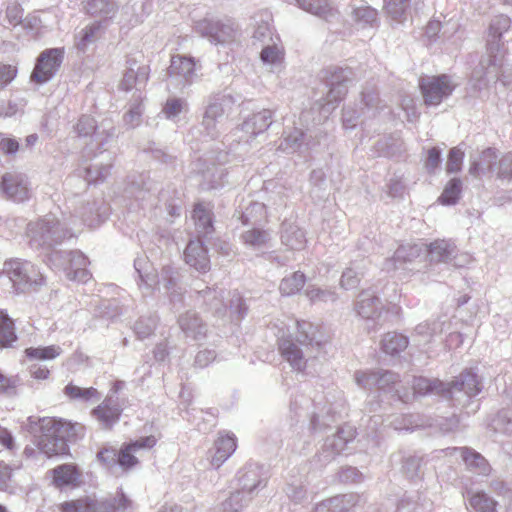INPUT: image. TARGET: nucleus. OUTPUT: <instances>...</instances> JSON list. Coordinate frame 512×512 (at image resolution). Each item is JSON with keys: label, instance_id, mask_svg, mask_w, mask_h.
I'll return each mask as SVG.
<instances>
[{"label": "nucleus", "instance_id": "774afa93", "mask_svg": "<svg viewBox=\"0 0 512 512\" xmlns=\"http://www.w3.org/2000/svg\"><path fill=\"white\" fill-rule=\"evenodd\" d=\"M110 506L115 512H132L135 509L134 502L122 491L117 492Z\"/></svg>", "mask_w": 512, "mask_h": 512}, {"label": "nucleus", "instance_id": "9b49d317", "mask_svg": "<svg viewBox=\"0 0 512 512\" xmlns=\"http://www.w3.org/2000/svg\"><path fill=\"white\" fill-rule=\"evenodd\" d=\"M75 131L80 137H91L98 146H103L108 138L114 135V128L109 121L105 120L98 124L88 115L80 117L75 125Z\"/></svg>", "mask_w": 512, "mask_h": 512}, {"label": "nucleus", "instance_id": "cd10ccee", "mask_svg": "<svg viewBox=\"0 0 512 512\" xmlns=\"http://www.w3.org/2000/svg\"><path fill=\"white\" fill-rule=\"evenodd\" d=\"M281 243L289 250L300 251L306 246L305 232L294 222L284 221L280 231Z\"/></svg>", "mask_w": 512, "mask_h": 512}, {"label": "nucleus", "instance_id": "680f3d73", "mask_svg": "<svg viewBox=\"0 0 512 512\" xmlns=\"http://www.w3.org/2000/svg\"><path fill=\"white\" fill-rule=\"evenodd\" d=\"M303 139V132L301 130L294 129L293 132L284 137L279 147L287 153L295 152L301 149Z\"/></svg>", "mask_w": 512, "mask_h": 512}, {"label": "nucleus", "instance_id": "ea45409f", "mask_svg": "<svg viewBox=\"0 0 512 512\" xmlns=\"http://www.w3.org/2000/svg\"><path fill=\"white\" fill-rule=\"evenodd\" d=\"M24 353L29 360L51 361L59 357L63 349L59 345L38 346L26 348Z\"/></svg>", "mask_w": 512, "mask_h": 512}, {"label": "nucleus", "instance_id": "8fccbe9b", "mask_svg": "<svg viewBox=\"0 0 512 512\" xmlns=\"http://www.w3.org/2000/svg\"><path fill=\"white\" fill-rule=\"evenodd\" d=\"M295 2L301 9L323 18L332 14L329 0H295Z\"/></svg>", "mask_w": 512, "mask_h": 512}, {"label": "nucleus", "instance_id": "c9c22d12", "mask_svg": "<svg viewBox=\"0 0 512 512\" xmlns=\"http://www.w3.org/2000/svg\"><path fill=\"white\" fill-rule=\"evenodd\" d=\"M53 482L57 487L77 486L81 473L74 464H63L52 470Z\"/></svg>", "mask_w": 512, "mask_h": 512}, {"label": "nucleus", "instance_id": "13d9d810", "mask_svg": "<svg viewBox=\"0 0 512 512\" xmlns=\"http://www.w3.org/2000/svg\"><path fill=\"white\" fill-rule=\"evenodd\" d=\"M86 11L104 19L108 18L115 11V5L108 0H87L85 4Z\"/></svg>", "mask_w": 512, "mask_h": 512}, {"label": "nucleus", "instance_id": "393cba45", "mask_svg": "<svg viewBox=\"0 0 512 512\" xmlns=\"http://www.w3.org/2000/svg\"><path fill=\"white\" fill-rule=\"evenodd\" d=\"M422 244H407L400 246L391 259L384 263V269L387 271L403 267L407 263H412L423 254Z\"/></svg>", "mask_w": 512, "mask_h": 512}, {"label": "nucleus", "instance_id": "de8ad7c7", "mask_svg": "<svg viewBox=\"0 0 512 512\" xmlns=\"http://www.w3.org/2000/svg\"><path fill=\"white\" fill-rule=\"evenodd\" d=\"M305 295L314 304L334 303L338 299L335 289L321 288L316 285H309L305 290Z\"/></svg>", "mask_w": 512, "mask_h": 512}, {"label": "nucleus", "instance_id": "0eeeda50", "mask_svg": "<svg viewBox=\"0 0 512 512\" xmlns=\"http://www.w3.org/2000/svg\"><path fill=\"white\" fill-rule=\"evenodd\" d=\"M50 261L56 268L62 269L69 280L85 283L90 279L87 270L89 261L80 251H55L51 254Z\"/></svg>", "mask_w": 512, "mask_h": 512}, {"label": "nucleus", "instance_id": "473e14b6", "mask_svg": "<svg viewBox=\"0 0 512 512\" xmlns=\"http://www.w3.org/2000/svg\"><path fill=\"white\" fill-rule=\"evenodd\" d=\"M271 20L272 17L267 11L257 14L254 18L253 38L263 45L274 39H280V37L273 32Z\"/></svg>", "mask_w": 512, "mask_h": 512}, {"label": "nucleus", "instance_id": "aec40b11", "mask_svg": "<svg viewBox=\"0 0 512 512\" xmlns=\"http://www.w3.org/2000/svg\"><path fill=\"white\" fill-rule=\"evenodd\" d=\"M356 435V430L349 425L343 426L339 431L330 437H327L322 448L321 456L328 461L335 455L342 453L348 443H350Z\"/></svg>", "mask_w": 512, "mask_h": 512}, {"label": "nucleus", "instance_id": "7ed1b4c3", "mask_svg": "<svg viewBox=\"0 0 512 512\" xmlns=\"http://www.w3.org/2000/svg\"><path fill=\"white\" fill-rule=\"evenodd\" d=\"M293 332L288 328V336L285 333L279 340V350L282 357L290 364L293 370L303 371L306 368L310 350L319 348L322 341L315 336V327L308 322L294 321Z\"/></svg>", "mask_w": 512, "mask_h": 512}, {"label": "nucleus", "instance_id": "0e129e2a", "mask_svg": "<svg viewBox=\"0 0 512 512\" xmlns=\"http://www.w3.org/2000/svg\"><path fill=\"white\" fill-rule=\"evenodd\" d=\"M377 14V10L369 6H359L352 11L354 20L362 25L373 24L377 19Z\"/></svg>", "mask_w": 512, "mask_h": 512}, {"label": "nucleus", "instance_id": "4d7b16f0", "mask_svg": "<svg viewBox=\"0 0 512 512\" xmlns=\"http://www.w3.org/2000/svg\"><path fill=\"white\" fill-rule=\"evenodd\" d=\"M305 283V276L301 272H295L282 279L279 290L282 295L290 296L301 290Z\"/></svg>", "mask_w": 512, "mask_h": 512}, {"label": "nucleus", "instance_id": "7c9ffc66", "mask_svg": "<svg viewBox=\"0 0 512 512\" xmlns=\"http://www.w3.org/2000/svg\"><path fill=\"white\" fill-rule=\"evenodd\" d=\"M431 262L447 263L456 255V246L450 240H435L425 248Z\"/></svg>", "mask_w": 512, "mask_h": 512}, {"label": "nucleus", "instance_id": "c03bdc74", "mask_svg": "<svg viewBox=\"0 0 512 512\" xmlns=\"http://www.w3.org/2000/svg\"><path fill=\"white\" fill-rule=\"evenodd\" d=\"M444 322L434 320L431 322L420 323L415 328V335L418 337L419 344L429 343L434 336L443 332Z\"/></svg>", "mask_w": 512, "mask_h": 512}, {"label": "nucleus", "instance_id": "4c0bfd02", "mask_svg": "<svg viewBox=\"0 0 512 512\" xmlns=\"http://www.w3.org/2000/svg\"><path fill=\"white\" fill-rule=\"evenodd\" d=\"M199 172L203 177V182L201 183L203 189H218L224 185L226 173L222 167L213 163L211 166L199 169Z\"/></svg>", "mask_w": 512, "mask_h": 512}, {"label": "nucleus", "instance_id": "49530a36", "mask_svg": "<svg viewBox=\"0 0 512 512\" xmlns=\"http://www.w3.org/2000/svg\"><path fill=\"white\" fill-rule=\"evenodd\" d=\"M60 512H100L99 504L91 498L66 501L59 505Z\"/></svg>", "mask_w": 512, "mask_h": 512}, {"label": "nucleus", "instance_id": "2f4dec72", "mask_svg": "<svg viewBox=\"0 0 512 512\" xmlns=\"http://www.w3.org/2000/svg\"><path fill=\"white\" fill-rule=\"evenodd\" d=\"M120 414V408L116 405H112V396H109L98 407L92 410L94 418L106 429L111 428L119 420Z\"/></svg>", "mask_w": 512, "mask_h": 512}, {"label": "nucleus", "instance_id": "3c124183", "mask_svg": "<svg viewBox=\"0 0 512 512\" xmlns=\"http://www.w3.org/2000/svg\"><path fill=\"white\" fill-rule=\"evenodd\" d=\"M363 269L364 265L362 263H351V266L346 268L342 273L340 280L341 287L346 290L355 288L360 281V276L363 275Z\"/></svg>", "mask_w": 512, "mask_h": 512}, {"label": "nucleus", "instance_id": "f03ea898", "mask_svg": "<svg viewBox=\"0 0 512 512\" xmlns=\"http://www.w3.org/2000/svg\"><path fill=\"white\" fill-rule=\"evenodd\" d=\"M509 27L510 19L505 15H498L492 19L489 26L487 55L481 59L471 76L470 83L473 89L480 91L498 80L504 58L500 39Z\"/></svg>", "mask_w": 512, "mask_h": 512}, {"label": "nucleus", "instance_id": "e2e57ef3", "mask_svg": "<svg viewBox=\"0 0 512 512\" xmlns=\"http://www.w3.org/2000/svg\"><path fill=\"white\" fill-rule=\"evenodd\" d=\"M494 172L500 180L510 181L512 179V151L503 155L499 160L497 159Z\"/></svg>", "mask_w": 512, "mask_h": 512}, {"label": "nucleus", "instance_id": "ddd939ff", "mask_svg": "<svg viewBox=\"0 0 512 512\" xmlns=\"http://www.w3.org/2000/svg\"><path fill=\"white\" fill-rule=\"evenodd\" d=\"M63 59V50L60 48H52L43 51L37 60L32 80L37 83H45L49 81L56 73Z\"/></svg>", "mask_w": 512, "mask_h": 512}, {"label": "nucleus", "instance_id": "b1692460", "mask_svg": "<svg viewBox=\"0 0 512 512\" xmlns=\"http://www.w3.org/2000/svg\"><path fill=\"white\" fill-rule=\"evenodd\" d=\"M285 50L280 39L264 44L260 52V60L270 72H279L283 68Z\"/></svg>", "mask_w": 512, "mask_h": 512}, {"label": "nucleus", "instance_id": "a18cd8bd", "mask_svg": "<svg viewBox=\"0 0 512 512\" xmlns=\"http://www.w3.org/2000/svg\"><path fill=\"white\" fill-rule=\"evenodd\" d=\"M111 164L109 161H95L84 168V179L88 184L98 183L106 179L110 174Z\"/></svg>", "mask_w": 512, "mask_h": 512}, {"label": "nucleus", "instance_id": "f3484780", "mask_svg": "<svg viewBox=\"0 0 512 512\" xmlns=\"http://www.w3.org/2000/svg\"><path fill=\"white\" fill-rule=\"evenodd\" d=\"M236 448L237 439L235 435L230 432H220L213 447L209 450L210 465L215 469L220 468L235 452Z\"/></svg>", "mask_w": 512, "mask_h": 512}, {"label": "nucleus", "instance_id": "052dcab7", "mask_svg": "<svg viewBox=\"0 0 512 512\" xmlns=\"http://www.w3.org/2000/svg\"><path fill=\"white\" fill-rule=\"evenodd\" d=\"M408 0H384L386 13L397 22H403Z\"/></svg>", "mask_w": 512, "mask_h": 512}, {"label": "nucleus", "instance_id": "bf43d9fd", "mask_svg": "<svg viewBox=\"0 0 512 512\" xmlns=\"http://www.w3.org/2000/svg\"><path fill=\"white\" fill-rule=\"evenodd\" d=\"M228 305H223L224 311L229 309L232 320L239 321L246 314L247 307L238 292L229 293Z\"/></svg>", "mask_w": 512, "mask_h": 512}, {"label": "nucleus", "instance_id": "c756f323", "mask_svg": "<svg viewBox=\"0 0 512 512\" xmlns=\"http://www.w3.org/2000/svg\"><path fill=\"white\" fill-rule=\"evenodd\" d=\"M242 243L249 249L260 251L270 247L273 234L270 230L253 227L241 234Z\"/></svg>", "mask_w": 512, "mask_h": 512}, {"label": "nucleus", "instance_id": "dca6fc26", "mask_svg": "<svg viewBox=\"0 0 512 512\" xmlns=\"http://www.w3.org/2000/svg\"><path fill=\"white\" fill-rule=\"evenodd\" d=\"M378 96L374 91L363 92L360 111H355L351 107L343 110L342 120L345 129H352L357 125L360 117L370 118L376 115Z\"/></svg>", "mask_w": 512, "mask_h": 512}, {"label": "nucleus", "instance_id": "69168bd1", "mask_svg": "<svg viewBox=\"0 0 512 512\" xmlns=\"http://www.w3.org/2000/svg\"><path fill=\"white\" fill-rule=\"evenodd\" d=\"M17 490V485L12 479L11 468L9 465L0 462V491L14 494Z\"/></svg>", "mask_w": 512, "mask_h": 512}, {"label": "nucleus", "instance_id": "a211bd4d", "mask_svg": "<svg viewBox=\"0 0 512 512\" xmlns=\"http://www.w3.org/2000/svg\"><path fill=\"white\" fill-rule=\"evenodd\" d=\"M223 98H214L211 100L205 110L203 119H202V127L207 136L214 138L224 127L225 122V109H224Z\"/></svg>", "mask_w": 512, "mask_h": 512}, {"label": "nucleus", "instance_id": "6e6d98bb", "mask_svg": "<svg viewBox=\"0 0 512 512\" xmlns=\"http://www.w3.org/2000/svg\"><path fill=\"white\" fill-rule=\"evenodd\" d=\"M469 505L475 512H497V502L484 492H477L469 499Z\"/></svg>", "mask_w": 512, "mask_h": 512}, {"label": "nucleus", "instance_id": "f257e3e1", "mask_svg": "<svg viewBox=\"0 0 512 512\" xmlns=\"http://www.w3.org/2000/svg\"><path fill=\"white\" fill-rule=\"evenodd\" d=\"M104 214L105 212L102 214L97 211L94 215L92 206L83 208L81 220L76 215L62 214L59 218L49 213L27 224L28 244L35 250H50L66 239L74 237L81 230L82 225L90 228L97 227L104 221Z\"/></svg>", "mask_w": 512, "mask_h": 512}, {"label": "nucleus", "instance_id": "2eb2a0df", "mask_svg": "<svg viewBox=\"0 0 512 512\" xmlns=\"http://www.w3.org/2000/svg\"><path fill=\"white\" fill-rule=\"evenodd\" d=\"M197 30L210 42L223 44L235 38L236 30L233 23H222L218 20L204 19L197 24Z\"/></svg>", "mask_w": 512, "mask_h": 512}, {"label": "nucleus", "instance_id": "5701e85b", "mask_svg": "<svg viewBox=\"0 0 512 512\" xmlns=\"http://www.w3.org/2000/svg\"><path fill=\"white\" fill-rule=\"evenodd\" d=\"M237 481L240 489L231 493L227 499H230L235 494H239L242 509L244 502L247 501L245 495L251 494L255 489L261 486L263 480L260 478L259 471L256 467H249L238 472Z\"/></svg>", "mask_w": 512, "mask_h": 512}, {"label": "nucleus", "instance_id": "a19ab883", "mask_svg": "<svg viewBox=\"0 0 512 512\" xmlns=\"http://www.w3.org/2000/svg\"><path fill=\"white\" fill-rule=\"evenodd\" d=\"M414 395H427L430 393H443L446 396V384L435 379L430 380L424 377H415L412 384Z\"/></svg>", "mask_w": 512, "mask_h": 512}, {"label": "nucleus", "instance_id": "72a5a7b5", "mask_svg": "<svg viewBox=\"0 0 512 512\" xmlns=\"http://www.w3.org/2000/svg\"><path fill=\"white\" fill-rule=\"evenodd\" d=\"M450 454L459 453L463 461L471 470H475L479 474H488L490 466L486 459L479 453L469 448H451L448 449Z\"/></svg>", "mask_w": 512, "mask_h": 512}, {"label": "nucleus", "instance_id": "603ef678", "mask_svg": "<svg viewBox=\"0 0 512 512\" xmlns=\"http://www.w3.org/2000/svg\"><path fill=\"white\" fill-rule=\"evenodd\" d=\"M462 192V182L459 178H452L444 187L438 201L443 205H454Z\"/></svg>", "mask_w": 512, "mask_h": 512}, {"label": "nucleus", "instance_id": "e433bc0d", "mask_svg": "<svg viewBox=\"0 0 512 512\" xmlns=\"http://www.w3.org/2000/svg\"><path fill=\"white\" fill-rule=\"evenodd\" d=\"M101 29L102 25L100 22H93L79 31L75 36V47L77 50L83 53L86 52L88 47L100 38Z\"/></svg>", "mask_w": 512, "mask_h": 512}, {"label": "nucleus", "instance_id": "f8f14e48", "mask_svg": "<svg viewBox=\"0 0 512 512\" xmlns=\"http://www.w3.org/2000/svg\"><path fill=\"white\" fill-rule=\"evenodd\" d=\"M2 193L15 202L28 200L31 195V184L27 175L20 172H9L2 176L0 182Z\"/></svg>", "mask_w": 512, "mask_h": 512}, {"label": "nucleus", "instance_id": "4468645a", "mask_svg": "<svg viewBox=\"0 0 512 512\" xmlns=\"http://www.w3.org/2000/svg\"><path fill=\"white\" fill-rule=\"evenodd\" d=\"M351 72L343 68H335L330 75L328 85L330 86L329 92L326 97V102L323 104L324 112H330L335 108V104L342 100L347 93V83L350 81Z\"/></svg>", "mask_w": 512, "mask_h": 512}, {"label": "nucleus", "instance_id": "bb28decb", "mask_svg": "<svg viewBox=\"0 0 512 512\" xmlns=\"http://www.w3.org/2000/svg\"><path fill=\"white\" fill-rule=\"evenodd\" d=\"M185 262L198 271L206 272L210 269V260L207 249L199 240H192L184 251Z\"/></svg>", "mask_w": 512, "mask_h": 512}, {"label": "nucleus", "instance_id": "6ab92c4d", "mask_svg": "<svg viewBox=\"0 0 512 512\" xmlns=\"http://www.w3.org/2000/svg\"><path fill=\"white\" fill-rule=\"evenodd\" d=\"M480 392L477 376L472 371L461 373L451 384H446V396L462 403L461 395L471 398Z\"/></svg>", "mask_w": 512, "mask_h": 512}, {"label": "nucleus", "instance_id": "f704fd0d", "mask_svg": "<svg viewBox=\"0 0 512 512\" xmlns=\"http://www.w3.org/2000/svg\"><path fill=\"white\" fill-rule=\"evenodd\" d=\"M178 323L187 337L197 340L205 335L206 326L195 312L189 311L181 315Z\"/></svg>", "mask_w": 512, "mask_h": 512}, {"label": "nucleus", "instance_id": "1a4fd4ad", "mask_svg": "<svg viewBox=\"0 0 512 512\" xmlns=\"http://www.w3.org/2000/svg\"><path fill=\"white\" fill-rule=\"evenodd\" d=\"M197 78V67L194 58L184 55L171 57L168 68V85L174 88L190 86Z\"/></svg>", "mask_w": 512, "mask_h": 512}, {"label": "nucleus", "instance_id": "864d4df0", "mask_svg": "<svg viewBox=\"0 0 512 512\" xmlns=\"http://www.w3.org/2000/svg\"><path fill=\"white\" fill-rule=\"evenodd\" d=\"M64 394L73 400H79L83 402L90 401L91 399H99L100 394L97 391V389L90 387V388H81L79 386L68 384L64 388Z\"/></svg>", "mask_w": 512, "mask_h": 512}, {"label": "nucleus", "instance_id": "c85d7f7f", "mask_svg": "<svg viewBox=\"0 0 512 512\" xmlns=\"http://www.w3.org/2000/svg\"><path fill=\"white\" fill-rule=\"evenodd\" d=\"M497 159L496 150L488 148L472 158L469 173L474 177H481L493 173Z\"/></svg>", "mask_w": 512, "mask_h": 512}, {"label": "nucleus", "instance_id": "37998d69", "mask_svg": "<svg viewBox=\"0 0 512 512\" xmlns=\"http://www.w3.org/2000/svg\"><path fill=\"white\" fill-rule=\"evenodd\" d=\"M408 344V338L396 332L387 333L381 341L382 350L386 354L390 355H395L404 351Z\"/></svg>", "mask_w": 512, "mask_h": 512}, {"label": "nucleus", "instance_id": "20e7f679", "mask_svg": "<svg viewBox=\"0 0 512 512\" xmlns=\"http://www.w3.org/2000/svg\"><path fill=\"white\" fill-rule=\"evenodd\" d=\"M42 435L38 440V449L47 457L64 455L68 451L67 440L83 432L79 423H71L62 419L43 417L41 421Z\"/></svg>", "mask_w": 512, "mask_h": 512}, {"label": "nucleus", "instance_id": "6e6552de", "mask_svg": "<svg viewBox=\"0 0 512 512\" xmlns=\"http://www.w3.org/2000/svg\"><path fill=\"white\" fill-rule=\"evenodd\" d=\"M419 85L425 104L437 106L452 94L457 83L451 76L440 75L422 78Z\"/></svg>", "mask_w": 512, "mask_h": 512}, {"label": "nucleus", "instance_id": "9d476101", "mask_svg": "<svg viewBox=\"0 0 512 512\" xmlns=\"http://www.w3.org/2000/svg\"><path fill=\"white\" fill-rule=\"evenodd\" d=\"M272 123V112L270 110H261L254 113L243 121L234 131V136L238 142L250 143L257 135L265 132Z\"/></svg>", "mask_w": 512, "mask_h": 512}, {"label": "nucleus", "instance_id": "a878e982", "mask_svg": "<svg viewBox=\"0 0 512 512\" xmlns=\"http://www.w3.org/2000/svg\"><path fill=\"white\" fill-rule=\"evenodd\" d=\"M149 78V68L147 66H139L135 61L125 70L123 78L120 82L121 89L130 91L136 89L140 91L145 87Z\"/></svg>", "mask_w": 512, "mask_h": 512}, {"label": "nucleus", "instance_id": "423d86ee", "mask_svg": "<svg viewBox=\"0 0 512 512\" xmlns=\"http://www.w3.org/2000/svg\"><path fill=\"white\" fill-rule=\"evenodd\" d=\"M147 265L145 259H136L134 267L139 274L140 283L139 287L144 294H149L154 290H161V287L165 290L164 293L169 295L171 301H173V294L176 292L174 289L176 286V279L173 276V270L171 267H165L162 270L161 278L152 269L148 270L144 268Z\"/></svg>", "mask_w": 512, "mask_h": 512}, {"label": "nucleus", "instance_id": "5fc2aeb1", "mask_svg": "<svg viewBox=\"0 0 512 512\" xmlns=\"http://www.w3.org/2000/svg\"><path fill=\"white\" fill-rule=\"evenodd\" d=\"M490 426L495 432L512 435V411L508 409L499 411L492 418Z\"/></svg>", "mask_w": 512, "mask_h": 512}, {"label": "nucleus", "instance_id": "58836bf2", "mask_svg": "<svg viewBox=\"0 0 512 512\" xmlns=\"http://www.w3.org/2000/svg\"><path fill=\"white\" fill-rule=\"evenodd\" d=\"M17 339L13 320L4 310H0V347H13Z\"/></svg>", "mask_w": 512, "mask_h": 512}, {"label": "nucleus", "instance_id": "4be33fe9", "mask_svg": "<svg viewBox=\"0 0 512 512\" xmlns=\"http://www.w3.org/2000/svg\"><path fill=\"white\" fill-rule=\"evenodd\" d=\"M155 444L156 439L153 436H148L125 445L118 453V465L124 469L135 466L138 462L136 454H138L141 449L152 448Z\"/></svg>", "mask_w": 512, "mask_h": 512}, {"label": "nucleus", "instance_id": "39448f33", "mask_svg": "<svg viewBox=\"0 0 512 512\" xmlns=\"http://www.w3.org/2000/svg\"><path fill=\"white\" fill-rule=\"evenodd\" d=\"M3 271L17 293L36 292L46 284V279L38 267L26 260L6 261Z\"/></svg>", "mask_w": 512, "mask_h": 512}, {"label": "nucleus", "instance_id": "79ce46f5", "mask_svg": "<svg viewBox=\"0 0 512 512\" xmlns=\"http://www.w3.org/2000/svg\"><path fill=\"white\" fill-rule=\"evenodd\" d=\"M192 218L199 234L207 235L212 231V216L209 207L202 203L196 204Z\"/></svg>", "mask_w": 512, "mask_h": 512}, {"label": "nucleus", "instance_id": "09e8293b", "mask_svg": "<svg viewBox=\"0 0 512 512\" xmlns=\"http://www.w3.org/2000/svg\"><path fill=\"white\" fill-rule=\"evenodd\" d=\"M188 111V103L185 99L172 97L167 99L162 112L165 117L175 123L181 120L182 114Z\"/></svg>", "mask_w": 512, "mask_h": 512}, {"label": "nucleus", "instance_id": "412c9836", "mask_svg": "<svg viewBox=\"0 0 512 512\" xmlns=\"http://www.w3.org/2000/svg\"><path fill=\"white\" fill-rule=\"evenodd\" d=\"M382 309L383 306L380 299L371 290L362 291L355 302V311L368 322L378 320Z\"/></svg>", "mask_w": 512, "mask_h": 512}, {"label": "nucleus", "instance_id": "338daca9", "mask_svg": "<svg viewBox=\"0 0 512 512\" xmlns=\"http://www.w3.org/2000/svg\"><path fill=\"white\" fill-rule=\"evenodd\" d=\"M156 324L155 317H142L135 323V333L140 339H145L153 333Z\"/></svg>", "mask_w": 512, "mask_h": 512}]
</instances>
